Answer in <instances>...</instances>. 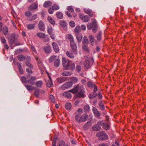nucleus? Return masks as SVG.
<instances>
[{"label":"nucleus","mask_w":146,"mask_h":146,"mask_svg":"<svg viewBox=\"0 0 146 146\" xmlns=\"http://www.w3.org/2000/svg\"><path fill=\"white\" fill-rule=\"evenodd\" d=\"M69 92L74 94H76V96L77 98H84L85 97L84 94L85 92L84 89L79 85L75 86L72 89L64 92L63 94V96L67 98H70L72 95Z\"/></svg>","instance_id":"nucleus-1"},{"label":"nucleus","mask_w":146,"mask_h":146,"mask_svg":"<svg viewBox=\"0 0 146 146\" xmlns=\"http://www.w3.org/2000/svg\"><path fill=\"white\" fill-rule=\"evenodd\" d=\"M88 118V115L87 113H85L82 116L79 115H77L75 116L76 120L79 123L85 121Z\"/></svg>","instance_id":"nucleus-2"},{"label":"nucleus","mask_w":146,"mask_h":146,"mask_svg":"<svg viewBox=\"0 0 146 146\" xmlns=\"http://www.w3.org/2000/svg\"><path fill=\"white\" fill-rule=\"evenodd\" d=\"M96 136L99 137V139L100 140H105L108 138V135L104 131L98 132L96 133Z\"/></svg>","instance_id":"nucleus-3"},{"label":"nucleus","mask_w":146,"mask_h":146,"mask_svg":"<svg viewBox=\"0 0 146 146\" xmlns=\"http://www.w3.org/2000/svg\"><path fill=\"white\" fill-rule=\"evenodd\" d=\"M17 36L14 34L11 35L8 38V41L11 44H12L17 40Z\"/></svg>","instance_id":"nucleus-4"},{"label":"nucleus","mask_w":146,"mask_h":146,"mask_svg":"<svg viewBox=\"0 0 146 146\" xmlns=\"http://www.w3.org/2000/svg\"><path fill=\"white\" fill-rule=\"evenodd\" d=\"M27 78V82L33 85L35 83L34 81L36 79V77L35 76H30V74H28Z\"/></svg>","instance_id":"nucleus-5"},{"label":"nucleus","mask_w":146,"mask_h":146,"mask_svg":"<svg viewBox=\"0 0 146 146\" xmlns=\"http://www.w3.org/2000/svg\"><path fill=\"white\" fill-rule=\"evenodd\" d=\"M92 111L95 117L98 119H101L100 117L101 115V113L99 112L97 109L95 107H93L92 109Z\"/></svg>","instance_id":"nucleus-6"},{"label":"nucleus","mask_w":146,"mask_h":146,"mask_svg":"<svg viewBox=\"0 0 146 146\" xmlns=\"http://www.w3.org/2000/svg\"><path fill=\"white\" fill-rule=\"evenodd\" d=\"M75 64H63L64 70H73L75 68Z\"/></svg>","instance_id":"nucleus-7"},{"label":"nucleus","mask_w":146,"mask_h":146,"mask_svg":"<svg viewBox=\"0 0 146 146\" xmlns=\"http://www.w3.org/2000/svg\"><path fill=\"white\" fill-rule=\"evenodd\" d=\"M72 85V84L71 82H66L61 87V88L62 90H65L70 88Z\"/></svg>","instance_id":"nucleus-8"},{"label":"nucleus","mask_w":146,"mask_h":146,"mask_svg":"<svg viewBox=\"0 0 146 146\" xmlns=\"http://www.w3.org/2000/svg\"><path fill=\"white\" fill-rule=\"evenodd\" d=\"M93 20L94 21L92 23H88L87 25V28L89 30L92 29L93 27L96 26L97 24L96 20L95 19H94Z\"/></svg>","instance_id":"nucleus-9"},{"label":"nucleus","mask_w":146,"mask_h":146,"mask_svg":"<svg viewBox=\"0 0 146 146\" xmlns=\"http://www.w3.org/2000/svg\"><path fill=\"white\" fill-rule=\"evenodd\" d=\"M38 28L41 31H44L45 30V26L44 23L42 21H40L38 23Z\"/></svg>","instance_id":"nucleus-10"},{"label":"nucleus","mask_w":146,"mask_h":146,"mask_svg":"<svg viewBox=\"0 0 146 146\" xmlns=\"http://www.w3.org/2000/svg\"><path fill=\"white\" fill-rule=\"evenodd\" d=\"M84 11L86 13L88 14L90 17H92L94 15L92 11L89 9L84 8Z\"/></svg>","instance_id":"nucleus-11"},{"label":"nucleus","mask_w":146,"mask_h":146,"mask_svg":"<svg viewBox=\"0 0 146 146\" xmlns=\"http://www.w3.org/2000/svg\"><path fill=\"white\" fill-rule=\"evenodd\" d=\"M44 50L46 53H50L52 52L51 47L49 45H47L44 47Z\"/></svg>","instance_id":"nucleus-12"},{"label":"nucleus","mask_w":146,"mask_h":146,"mask_svg":"<svg viewBox=\"0 0 146 146\" xmlns=\"http://www.w3.org/2000/svg\"><path fill=\"white\" fill-rule=\"evenodd\" d=\"M26 66L27 67L26 68V71L27 72L30 73L32 74L33 71L32 69L33 68V66L32 64H26Z\"/></svg>","instance_id":"nucleus-13"},{"label":"nucleus","mask_w":146,"mask_h":146,"mask_svg":"<svg viewBox=\"0 0 146 146\" xmlns=\"http://www.w3.org/2000/svg\"><path fill=\"white\" fill-rule=\"evenodd\" d=\"M52 46L53 49L56 53L58 52L59 51V48L57 44L55 42H53L52 43Z\"/></svg>","instance_id":"nucleus-14"},{"label":"nucleus","mask_w":146,"mask_h":146,"mask_svg":"<svg viewBox=\"0 0 146 146\" xmlns=\"http://www.w3.org/2000/svg\"><path fill=\"white\" fill-rule=\"evenodd\" d=\"M101 129V126L98 125L97 124L94 125L92 127V130L95 131H99Z\"/></svg>","instance_id":"nucleus-15"},{"label":"nucleus","mask_w":146,"mask_h":146,"mask_svg":"<svg viewBox=\"0 0 146 146\" xmlns=\"http://www.w3.org/2000/svg\"><path fill=\"white\" fill-rule=\"evenodd\" d=\"M37 18V16L36 14H34L31 16L27 17V19L29 21H32L35 20Z\"/></svg>","instance_id":"nucleus-16"},{"label":"nucleus","mask_w":146,"mask_h":146,"mask_svg":"<svg viewBox=\"0 0 146 146\" xmlns=\"http://www.w3.org/2000/svg\"><path fill=\"white\" fill-rule=\"evenodd\" d=\"M70 46L71 49L75 52L77 49L76 45L75 42H72L70 43Z\"/></svg>","instance_id":"nucleus-17"},{"label":"nucleus","mask_w":146,"mask_h":146,"mask_svg":"<svg viewBox=\"0 0 146 146\" xmlns=\"http://www.w3.org/2000/svg\"><path fill=\"white\" fill-rule=\"evenodd\" d=\"M67 78L65 77H60L57 79V82L58 83H61L62 82L66 81Z\"/></svg>","instance_id":"nucleus-18"},{"label":"nucleus","mask_w":146,"mask_h":146,"mask_svg":"<svg viewBox=\"0 0 146 146\" xmlns=\"http://www.w3.org/2000/svg\"><path fill=\"white\" fill-rule=\"evenodd\" d=\"M102 127L106 130H108L110 129V124L107 123H104Z\"/></svg>","instance_id":"nucleus-19"},{"label":"nucleus","mask_w":146,"mask_h":146,"mask_svg":"<svg viewBox=\"0 0 146 146\" xmlns=\"http://www.w3.org/2000/svg\"><path fill=\"white\" fill-rule=\"evenodd\" d=\"M76 37L77 39L78 42L81 41L82 38V36L80 34H76Z\"/></svg>","instance_id":"nucleus-20"},{"label":"nucleus","mask_w":146,"mask_h":146,"mask_svg":"<svg viewBox=\"0 0 146 146\" xmlns=\"http://www.w3.org/2000/svg\"><path fill=\"white\" fill-rule=\"evenodd\" d=\"M102 35V32L101 31H99L96 34V37L97 40L99 41L101 40Z\"/></svg>","instance_id":"nucleus-21"},{"label":"nucleus","mask_w":146,"mask_h":146,"mask_svg":"<svg viewBox=\"0 0 146 146\" xmlns=\"http://www.w3.org/2000/svg\"><path fill=\"white\" fill-rule=\"evenodd\" d=\"M90 121H88L86 123H85L83 127V129L86 130L88 129L90 127Z\"/></svg>","instance_id":"nucleus-22"},{"label":"nucleus","mask_w":146,"mask_h":146,"mask_svg":"<svg viewBox=\"0 0 146 146\" xmlns=\"http://www.w3.org/2000/svg\"><path fill=\"white\" fill-rule=\"evenodd\" d=\"M47 19L49 22L52 25H54L55 24V22L54 20L51 17L48 16V17Z\"/></svg>","instance_id":"nucleus-23"},{"label":"nucleus","mask_w":146,"mask_h":146,"mask_svg":"<svg viewBox=\"0 0 146 146\" xmlns=\"http://www.w3.org/2000/svg\"><path fill=\"white\" fill-rule=\"evenodd\" d=\"M84 112H88L90 111V107L89 105L86 104L84 107Z\"/></svg>","instance_id":"nucleus-24"},{"label":"nucleus","mask_w":146,"mask_h":146,"mask_svg":"<svg viewBox=\"0 0 146 146\" xmlns=\"http://www.w3.org/2000/svg\"><path fill=\"white\" fill-rule=\"evenodd\" d=\"M37 8V5L36 4H33L30 5L29 8V10L32 11L34 9H36Z\"/></svg>","instance_id":"nucleus-25"},{"label":"nucleus","mask_w":146,"mask_h":146,"mask_svg":"<svg viewBox=\"0 0 146 146\" xmlns=\"http://www.w3.org/2000/svg\"><path fill=\"white\" fill-rule=\"evenodd\" d=\"M52 5V3L50 1H47L45 2L43 5L44 7H47L51 6Z\"/></svg>","instance_id":"nucleus-26"},{"label":"nucleus","mask_w":146,"mask_h":146,"mask_svg":"<svg viewBox=\"0 0 146 146\" xmlns=\"http://www.w3.org/2000/svg\"><path fill=\"white\" fill-rule=\"evenodd\" d=\"M25 56L21 54L17 56V58L18 60L20 61H23L25 60Z\"/></svg>","instance_id":"nucleus-27"},{"label":"nucleus","mask_w":146,"mask_h":146,"mask_svg":"<svg viewBox=\"0 0 146 146\" xmlns=\"http://www.w3.org/2000/svg\"><path fill=\"white\" fill-rule=\"evenodd\" d=\"M97 96V94L96 93L92 92L89 95L88 97L90 99H92L96 98Z\"/></svg>","instance_id":"nucleus-28"},{"label":"nucleus","mask_w":146,"mask_h":146,"mask_svg":"<svg viewBox=\"0 0 146 146\" xmlns=\"http://www.w3.org/2000/svg\"><path fill=\"white\" fill-rule=\"evenodd\" d=\"M25 87L28 91H32L35 90V87L27 84L25 85Z\"/></svg>","instance_id":"nucleus-29"},{"label":"nucleus","mask_w":146,"mask_h":146,"mask_svg":"<svg viewBox=\"0 0 146 146\" xmlns=\"http://www.w3.org/2000/svg\"><path fill=\"white\" fill-rule=\"evenodd\" d=\"M43 84V82L41 80L36 81L35 85L38 87L41 88Z\"/></svg>","instance_id":"nucleus-30"},{"label":"nucleus","mask_w":146,"mask_h":146,"mask_svg":"<svg viewBox=\"0 0 146 146\" xmlns=\"http://www.w3.org/2000/svg\"><path fill=\"white\" fill-rule=\"evenodd\" d=\"M98 104L100 109L102 110H104L105 107L103 102L102 101H100Z\"/></svg>","instance_id":"nucleus-31"},{"label":"nucleus","mask_w":146,"mask_h":146,"mask_svg":"<svg viewBox=\"0 0 146 146\" xmlns=\"http://www.w3.org/2000/svg\"><path fill=\"white\" fill-rule=\"evenodd\" d=\"M8 32V28L6 26H5L3 28V32L5 35L7 34Z\"/></svg>","instance_id":"nucleus-32"},{"label":"nucleus","mask_w":146,"mask_h":146,"mask_svg":"<svg viewBox=\"0 0 146 146\" xmlns=\"http://www.w3.org/2000/svg\"><path fill=\"white\" fill-rule=\"evenodd\" d=\"M56 15L57 18L60 19H62L63 17V14L60 12H57L56 13Z\"/></svg>","instance_id":"nucleus-33"},{"label":"nucleus","mask_w":146,"mask_h":146,"mask_svg":"<svg viewBox=\"0 0 146 146\" xmlns=\"http://www.w3.org/2000/svg\"><path fill=\"white\" fill-rule=\"evenodd\" d=\"M83 44L84 45L88 44L89 43L88 40L86 36L84 37V39L82 41Z\"/></svg>","instance_id":"nucleus-34"},{"label":"nucleus","mask_w":146,"mask_h":146,"mask_svg":"<svg viewBox=\"0 0 146 146\" xmlns=\"http://www.w3.org/2000/svg\"><path fill=\"white\" fill-rule=\"evenodd\" d=\"M60 25L63 27H65L67 25V23L66 21L64 20L61 21L60 22Z\"/></svg>","instance_id":"nucleus-35"},{"label":"nucleus","mask_w":146,"mask_h":146,"mask_svg":"<svg viewBox=\"0 0 146 146\" xmlns=\"http://www.w3.org/2000/svg\"><path fill=\"white\" fill-rule=\"evenodd\" d=\"M89 38L91 43L92 44V45H93L94 42L95 40L94 37L92 35H90L89 36Z\"/></svg>","instance_id":"nucleus-36"},{"label":"nucleus","mask_w":146,"mask_h":146,"mask_svg":"<svg viewBox=\"0 0 146 146\" xmlns=\"http://www.w3.org/2000/svg\"><path fill=\"white\" fill-rule=\"evenodd\" d=\"M78 79L76 77H72L70 79V82L72 84L75 83H76L78 81Z\"/></svg>","instance_id":"nucleus-37"},{"label":"nucleus","mask_w":146,"mask_h":146,"mask_svg":"<svg viewBox=\"0 0 146 146\" xmlns=\"http://www.w3.org/2000/svg\"><path fill=\"white\" fill-rule=\"evenodd\" d=\"M66 54L67 56L71 58H73L74 57V54L70 52V51H67L66 52Z\"/></svg>","instance_id":"nucleus-38"},{"label":"nucleus","mask_w":146,"mask_h":146,"mask_svg":"<svg viewBox=\"0 0 146 146\" xmlns=\"http://www.w3.org/2000/svg\"><path fill=\"white\" fill-rule=\"evenodd\" d=\"M65 107L66 109L67 110H69L72 107V105L69 102L65 104Z\"/></svg>","instance_id":"nucleus-39"},{"label":"nucleus","mask_w":146,"mask_h":146,"mask_svg":"<svg viewBox=\"0 0 146 146\" xmlns=\"http://www.w3.org/2000/svg\"><path fill=\"white\" fill-rule=\"evenodd\" d=\"M56 56L55 55H52L49 58V61L50 63H52L56 59Z\"/></svg>","instance_id":"nucleus-40"},{"label":"nucleus","mask_w":146,"mask_h":146,"mask_svg":"<svg viewBox=\"0 0 146 146\" xmlns=\"http://www.w3.org/2000/svg\"><path fill=\"white\" fill-rule=\"evenodd\" d=\"M80 31L81 28L79 26H77L74 29V31L76 33V34L79 33Z\"/></svg>","instance_id":"nucleus-41"},{"label":"nucleus","mask_w":146,"mask_h":146,"mask_svg":"<svg viewBox=\"0 0 146 146\" xmlns=\"http://www.w3.org/2000/svg\"><path fill=\"white\" fill-rule=\"evenodd\" d=\"M36 35L40 38H43L45 37V35L42 33H38L36 34Z\"/></svg>","instance_id":"nucleus-42"},{"label":"nucleus","mask_w":146,"mask_h":146,"mask_svg":"<svg viewBox=\"0 0 146 146\" xmlns=\"http://www.w3.org/2000/svg\"><path fill=\"white\" fill-rule=\"evenodd\" d=\"M18 67L19 68V72L20 74H22L23 73V69L21 65V64H18Z\"/></svg>","instance_id":"nucleus-43"},{"label":"nucleus","mask_w":146,"mask_h":146,"mask_svg":"<svg viewBox=\"0 0 146 146\" xmlns=\"http://www.w3.org/2000/svg\"><path fill=\"white\" fill-rule=\"evenodd\" d=\"M25 60H26V63H29L31 60V58L30 56H25Z\"/></svg>","instance_id":"nucleus-44"},{"label":"nucleus","mask_w":146,"mask_h":146,"mask_svg":"<svg viewBox=\"0 0 146 146\" xmlns=\"http://www.w3.org/2000/svg\"><path fill=\"white\" fill-rule=\"evenodd\" d=\"M90 18L87 15H84L83 20L84 22H87L89 21Z\"/></svg>","instance_id":"nucleus-45"},{"label":"nucleus","mask_w":146,"mask_h":146,"mask_svg":"<svg viewBox=\"0 0 146 146\" xmlns=\"http://www.w3.org/2000/svg\"><path fill=\"white\" fill-rule=\"evenodd\" d=\"M35 25L33 24H30L28 25L27 28L29 29H33L35 27Z\"/></svg>","instance_id":"nucleus-46"},{"label":"nucleus","mask_w":146,"mask_h":146,"mask_svg":"<svg viewBox=\"0 0 146 146\" xmlns=\"http://www.w3.org/2000/svg\"><path fill=\"white\" fill-rule=\"evenodd\" d=\"M87 85L89 87H93L95 85V84H94L93 83L90 81L88 82L87 83Z\"/></svg>","instance_id":"nucleus-47"},{"label":"nucleus","mask_w":146,"mask_h":146,"mask_svg":"<svg viewBox=\"0 0 146 146\" xmlns=\"http://www.w3.org/2000/svg\"><path fill=\"white\" fill-rule=\"evenodd\" d=\"M49 99L52 102H54L55 101V98L54 96L52 95H50L49 97Z\"/></svg>","instance_id":"nucleus-48"},{"label":"nucleus","mask_w":146,"mask_h":146,"mask_svg":"<svg viewBox=\"0 0 146 146\" xmlns=\"http://www.w3.org/2000/svg\"><path fill=\"white\" fill-rule=\"evenodd\" d=\"M32 12L31 11H29L26 12L25 13L26 16L28 17L31 16L32 15Z\"/></svg>","instance_id":"nucleus-49"},{"label":"nucleus","mask_w":146,"mask_h":146,"mask_svg":"<svg viewBox=\"0 0 146 146\" xmlns=\"http://www.w3.org/2000/svg\"><path fill=\"white\" fill-rule=\"evenodd\" d=\"M67 9L70 12H73L74 11V10L72 7L71 6H68Z\"/></svg>","instance_id":"nucleus-50"},{"label":"nucleus","mask_w":146,"mask_h":146,"mask_svg":"<svg viewBox=\"0 0 146 146\" xmlns=\"http://www.w3.org/2000/svg\"><path fill=\"white\" fill-rule=\"evenodd\" d=\"M57 139V137H54L53 138V141L52 143V146H56V141Z\"/></svg>","instance_id":"nucleus-51"},{"label":"nucleus","mask_w":146,"mask_h":146,"mask_svg":"<svg viewBox=\"0 0 146 146\" xmlns=\"http://www.w3.org/2000/svg\"><path fill=\"white\" fill-rule=\"evenodd\" d=\"M52 84V80H51L50 82L48 81L46 82L47 85L49 87H51Z\"/></svg>","instance_id":"nucleus-52"},{"label":"nucleus","mask_w":146,"mask_h":146,"mask_svg":"<svg viewBox=\"0 0 146 146\" xmlns=\"http://www.w3.org/2000/svg\"><path fill=\"white\" fill-rule=\"evenodd\" d=\"M53 9L54 10H57L59 9V7L56 4L53 5L52 6Z\"/></svg>","instance_id":"nucleus-53"},{"label":"nucleus","mask_w":146,"mask_h":146,"mask_svg":"<svg viewBox=\"0 0 146 146\" xmlns=\"http://www.w3.org/2000/svg\"><path fill=\"white\" fill-rule=\"evenodd\" d=\"M83 48L84 50L86 51L87 52H89V49L88 47L87 46L84 45L83 47Z\"/></svg>","instance_id":"nucleus-54"},{"label":"nucleus","mask_w":146,"mask_h":146,"mask_svg":"<svg viewBox=\"0 0 146 146\" xmlns=\"http://www.w3.org/2000/svg\"><path fill=\"white\" fill-rule=\"evenodd\" d=\"M104 123L103 122V121L102 120H101L99 121L97 123V124L98 125L101 126L102 127L103 126V125L104 124Z\"/></svg>","instance_id":"nucleus-55"},{"label":"nucleus","mask_w":146,"mask_h":146,"mask_svg":"<svg viewBox=\"0 0 146 146\" xmlns=\"http://www.w3.org/2000/svg\"><path fill=\"white\" fill-rule=\"evenodd\" d=\"M40 90L39 89H37L34 92V94L36 97H38L39 95V92Z\"/></svg>","instance_id":"nucleus-56"},{"label":"nucleus","mask_w":146,"mask_h":146,"mask_svg":"<svg viewBox=\"0 0 146 146\" xmlns=\"http://www.w3.org/2000/svg\"><path fill=\"white\" fill-rule=\"evenodd\" d=\"M65 145V142L63 141L59 142L58 145V146H64Z\"/></svg>","instance_id":"nucleus-57"},{"label":"nucleus","mask_w":146,"mask_h":146,"mask_svg":"<svg viewBox=\"0 0 146 146\" xmlns=\"http://www.w3.org/2000/svg\"><path fill=\"white\" fill-rule=\"evenodd\" d=\"M62 64H66L67 62V60L65 57H63L62 59Z\"/></svg>","instance_id":"nucleus-58"},{"label":"nucleus","mask_w":146,"mask_h":146,"mask_svg":"<svg viewBox=\"0 0 146 146\" xmlns=\"http://www.w3.org/2000/svg\"><path fill=\"white\" fill-rule=\"evenodd\" d=\"M71 75V73L68 72H63L62 73V75L66 76H70Z\"/></svg>","instance_id":"nucleus-59"},{"label":"nucleus","mask_w":146,"mask_h":146,"mask_svg":"<svg viewBox=\"0 0 146 146\" xmlns=\"http://www.w3.org/2000/svg\"><path fill=\"white\" fill-rule=\"evenodd\" d=\"M70 25L72 27H74L75 26V23L73 21H71L70 22Z\"/></svg>","instance_id":"nucleus-60"},{"label":"nucleus","mask_w":146,"mask_h":146,"mask_svg":"<svg viewBox=\"0 0 146 146\" xmlns=\"http://www.w3.org/2000/svg\"><path fill=\"white\" fill-rule=\"evenodd\" d=\"M76 70L78 72H80L81 71V68L79 65H77L76 67Z\"/></svg>","instance_id":"nucleus-61"},{"label":"nucleus","mask_w":146,"mask_h":146,"mask_svg":"<svg viewBox=\"0 0 146 146\" xmlns=\"http://www.w3.org/2000/svg\"><path fill=\"white\" fill-rule=\"evenodd\" d=\"M21 80L24 83H26L27 82L26 78L24 77H22L21 78Z\"/></svg>","instance_id":"nucleus-62"},{"label":"nucleus","mask_w":146,"mask_h":146,"mask_svg":"<svg viewBox=\"0 0 146 146\" xmlns=\"http://www.w3.org/2000/svg\"><path fill=\"white\" fill-rule=\"evenodd\" d=\"M52 31L53 30L52 28L51 27L48 28V29L47 30V31L49 34L52 33Z\"/></svg>","instance_id":"nucleus-63"},{"label":"nucleus","mask_w":146,"mask_h":146,"mask_svg":"<svg viewBox=\"0 0 146 146\" xmlns=\"http://www.w3.org/2000/svg\"><path fill=\"white\" fill-rule=\"evenodd\" d=\"M1 41L3 44L6 43V40L4 37H1Z\"/></svg>","instance_id":"nucleus-64"}]
</instances>
